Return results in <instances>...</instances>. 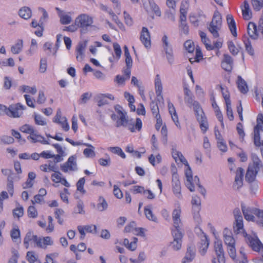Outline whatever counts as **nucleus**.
<instances>
[{
  "label": "nucleus",
  "mask_w": 263,
  "mask_h": 263,
  "mask_svg": "<svg viewBox=\"0 0 263 263\" xmlns=\"http://www.w3.org/2000/svg\"><path fill=\"white\" fill-rule=\"evenodd\" d=\"M61 170L64 173H68L77 170L76 157L74 156H70L66 162L61 165Z\"/></svg>",
  "instance_id": "obj_11"
},
{
  "label": "nucleus",
  "mask_w": 263,
  "mask_h": 263,
  "mask_svg": "<svg viewBox=\"0 0 263 263\" xmlns=\"http://www.w3.org/2000/svg\"><path fill=\"white\" fill-rule=\"evenodd\" d=\"M18 14L21 17L28 20L31 17L32 11L29 7H23L20 9Z\"/></svg>",
  "instance_id": "obj_37"
},
{
  "label": "nucleus",
  "mask_w": 263,
  "mask_h": 263,
  "mask_svg": "<svg viewBox=\"0 0 263 263\" xmlns=\"http://www.w3.org/2000/svg\"><path fill=\"white\" fill-rule=\"evenodd\" d=\"M80 246L82 247V243H79L78 246L71 245L70 246V250L74 253L77 259L81 258L82 250L79 248Z\"/></svg>",
  "instance_id": "obj_44"
},
{
  "label": "nucleus",
  "mask_w": 263,
  "mask_h": 263,
  "mask_svg": "<svg viewBox=\"0 0 263 263\" xmlns=\"http://www.w3.org/2000/svg\"><path fill=\"white\" fill-rule=\"evenodd\" d=\"M251 158L253 161L252 164L249 165V167H251L252 169L258 173L260 171L263 172V164L258 158V157L254 154L251 155Z\"/></svg>",
  "instance_id": "obj_22"
},
{
  "label": "nucleus",
  "mask_w": 263,
  "mask_h": 263,
  "mask_svg": "<svg viewBox=\"0 0 263 263\" xmlns=\"http://www.w3.org/2000/svg\"><path fill=\"white\" fill-rule=\"evenodd\" d=\"M13 215L14 217L20 218L24 215V208L20 205H18L13 210Z\"/></svg>",
  "instance_id": "obj_55"
},
{
  "label": "nucleus",
  "mask_w": 263,
  "mask_h": 263,
  "mask_svg": "<svg viewBox=\"0 0 263 263\" xmlns=\"http://www.w3.org/2000/svg\"><path fill=\"white\" fill-rule=\"evenodd\" d=\"M257 124L254 128V132H258L263 130V115L259 114L257 118Z\"/></svg>",
  "instance_id": "obj_51"
},
{
  "label": "nucleus",
  "mask_w": 263,
  "mask_h": 263,
  "mask_svg": "<svg viewBox=\"0 0 263 263\" xmlns=\"http://www.w3.org/2000/svg\"><path fill=\"white\" fill-rule=\"evenodd\" d=\"M35 123L38 125L44 126L47 124L46 119L40 115H34Z\"/></svg>",
  "instance_id": "obj_62"
},
{
  "label": "nucleus",
  "mask_w": 263,
  "mask_h": 263,
  "mask_svg": "<svg viewBox=\"0 0 263 263\" xmlns=\"http://www.w3.org/2000/svg\"><path fill=\"white\" fill-rule=\"evenodd\" d=\"M223 235V240L227 247L236 245L235 240L233 238L232 234L230 230L227 228L224 229Z\"/></svg>",
  "instance_id": "obj_26"
},
{
  "label": "nucleus",
  "mask_w": 263,
  "mask_h": 263,
  "mask_svg": "<svg viewBox=\"0 0 263 263\" xmlns=\"http://www.w3.org/2000/svg\"><path fill=\"white\" fill-rule=\"evenodd\" d=\"M196 255V249L193 245H189L187 247L184 257L182 258V263H189L193 260Z\"/></svg>",
  "instance_id": "obj_18"
},
{
  "label": "nucleus",
  "mask_w": 263,
  "mask_h": 263,
  "mask_svg": "<svg viewBox=\"0 0 263 263\" xmlns=\"http://www.w3.org/2000/svg\"><path fill=\"white\" fill-rule=\"evenodd\" d=\"M143 5L147 12L153 11L157 16H161V13L160 8L154 2H149L148 0L147 2H144Z\"/></svg>",
  "instance_id": "obj_20"
},
{
  "label": "nucleus",
  "mask_w": 263,
  "mask_h": 263,
  "mask_svg": "<svg viewBox=\"0 0 263 263\" xmlns=\"http://www.w3.org/2000/svg\"><path fill=\"white\" fill-rule=\"evenodd\" d=\"M70 194L67 189L64 188L60 193V196L61 200L66 203H68V195Z\"/></svg>",
  "instance_id": "obj_61"
},
{
  "label": "nucleus",
  "mask_w": 263,
  "mask_h": 263,
  "mask_svg": "<svg viewBox=\"0 0 263 263\" xmlns=\"http://www.w3.org/2000/svg\"><path fill=\"white\" fill-rule=\"evenodd\" d=\"M114 99V96L110 93H100L95 97L96 102L99 106L108 104L110 101H113Z\"/></svg>",
  "instance_id": "obj_13"
},
{
  "label": "nucleus",
  "mask_w": 263,
  "mask_h": 263,
  "mask_svg": "<svg viewBox=\"0 0 263 263\" xmlns=\"http://www.w3.org/2000/svg\"><path fill=\"white\" fill-rule=\"evenodd\" d=\"M83 145L87 146V148L83 150V154L84 156L88 158H93L96 156L95 152V148L92 145L88 143H83Z\"/></svg>",
  "instance_id": "obj_32"
},
{
  "label": "nucleus",
  "mask_w": 263,
  "mask_h": 263,
  "mask_svg": "<svg viewBox=\"0 0 263 263\" xmlns=\"http://www.w3.org/2000/svg\"><path fill=\"white\" fill-rule=\"evenodd\" d=\"M243 42L245 45V48L247 51L249 53V54L253 55L254 54V50L249 39L246 37H244Z\"/></svg>",
  "instance_id": "obj_60"
},
{
  "label": "nucleus",
  "mask_w": 263,
  "mask_h": 263,
  "mask_svg": "<svg viewBox=\"0 0 263 263\" xmlns=\"http://www.w3.org/2000/svg\"><path fill=\"white\" fill-rule=\"evenodd\" d=\"M108 150L112 153L120 156L122 158L124 159L126 157L125 154L120 147H109L108 148Z\"/></svg>",
  "instance_id": "obj_50"
},
{
  "label": "nucleus",
  "mask_w": 263,
  "mask_h": 263,
  "mask_svg": "<svg viewBox=\"0 0 263 263\" xmlns=\"http://www.w3.org/2000/svg\"><path fill=\"white\" fill-rule=\"evenodd\" d=\"M10 235L13 241L20 240V231L18 228H13L10 232Z\"/></svg>",
  "instance_id": "obj_56"
},
{
  "label": "nucleus",
  "mask_w": 263,
  "mask_h": 263,
  "mask_svg": "<svg viewBox=\"0 0 263 263\" xmlns=\"http://www.w3.org/2000/svg\"><path fill=\"white\" fill-rule=\"evenodd\" d=\"M164 50L165 52L167 59L170 64H172L174 61L173 50L170 45L168 46H164Z\"/></svg>",
  "instance_id": "obj_52"
},
{
  "label": "nucleus",
  "mask_w": 263,
  "mask_h": 263,
  "mask_svg": "<svg viewBox=\"0 0 263 263\" xmlns=\"http://www.w3.org/2000/svg\"><path fill=\"white\" fill-rule=\"evenodd\" d=\"M172 235L173 240L171 242V246L174 250L179 251L181 249L182 247L183 234L180 230L173 229L172 231Z\"/></svg>",
  "instance_id": "obj_5"
},
{
  "label": "nucleus",
  "mask_w": 263,
  "mask_h": 263,
  "mask_svg": "<svg viewBox=\"0 0 263 263\" xmlns=\"http://www.w3.org/2000/svg\"><path fill=\"white\" fill-rule=\"evenodd\" d=\"M253 213L257 217V222L263 226V211L259 209H255Z\"/></svg>",
  "instance_id": "obj_64"
},
{
  "label": "nucleus",
  "mask_w": 263,
  "mask_h": 263,
  "mask_svg": "<svg viewBox=\"0 0 263 263\" xmlns=\"http://www.w3.org/2000/svg\"><path fill=\"white\" fill-rule=\"evenodd\" d=\"M197 120L199 123L200 128L203 133H205L209 128L207 119L204 115L201 107H196L195 111Z\"/></svg>",
  "instance_id": "obj_7"
},
{
  "label": "nucleus",
  "mask_w": 263,
  "mask_h": 263,
  "mask_svg": "<svg viewBox=\"0 0 263 263\" xmlns=\"http://www.w3.org/2000/svg\"><path fill=\"white\" fill-rule=\"evenodd\" d=\"M242 211L245 217V218L248 221H252L254 219L253 212L255 209H251L249 208H246L244 205H241Z\"/></svg>",
  "instance_id": "obj_36"
},
{
  "label": "nucleus",
  "mask_w": 263,
  "mask_h": 263,
  "mask_svg": "<svg viewBox=\"0 0 263 263\" xmlns=\"http://www.w3.org/2000/svg\"><path fill=\"white\" fill-rule=\"evenodd\" d=\"M153 205L149 204L144 207L145 215L147 219L149 220L153 221H157L156 216L153 214L152 212Z\"/></svg>",
  "instance_id": "obj_39"
},
{
  "label": "nucleus",
  "mask_w": 263,
  "mask_h": 263,
  "mask_svg": "<svg viewBox=\"0 0 263 263\" xmlns=\"http://www.w3.org/2000/svg\"><path fill=\"white\" fill-rule=\"evenodd\" d=\"M97 209L99 211H103L108 207V204L106 200L102 196H100L98 199Z\"/></svg>",
  "instance_id": "obj_45"
},
{
  "label": "nucleus",
  "mask_w": 263,
  "mask_h": 263,
  "mask_svg": "<svg viewBox=\"0 0 263 263\" xmlns=\"http://www.w3.org/2000/svg\"><path fill=\"white\" fill-rule=\"evenodd\" d=\"M244 170L241 167L237 168L236 172L235 181L233 184V187L235 190H239L243 185V177Z\"/></svg>",
  "instance_id": "obj_19"
},
{
  "label": "nucleus",
  "mask_w": 263,
  "mask_h": 263,
  "mask_svg": "<svg viewBox=\"0 0 263 263\" xmlns=\"http://www.w3.org/2000/svg\"><path fill=\"white\" fill-rule=\"evenodd\" d=\"M124 55L125 57V63L126 67H132L133 65V60L130 55L128 47L126 46L124 47Z\"/></svg>",
  "instance_id": "obj_49"
},
{
  "label": "nucleus",
  "mask_w": 263,
  "mask_h": 263,
  "mask_svg": "<svg viewBox=\"0 0 263 263\" xmlns=\"http://www.w3.org/2000/svg\"><path fill=\"white\" fill-rule=\"evenodd\" d=\"M248 33L253 40H256L258 37L257 26L255 23L250 22L248 25Z\"/></svg>",
  "instance_id": "obj_30"
},
{
  "label": "nucleus",
  "mask_w": 263,
  "mask_h": 263,
  "mask_svg": "<svg viewBox=\"0 0 263 263\" xmlns=\"http://www.w3.org/2000/svg\"><path fill=\"white\" fill-rule=\"evenodd\" d=\"M27 215L29 218H35L38 216V212L34 205H30L27 209Z\"/></svg>",
  "instance_id": "obj_54"
},
{
  "label": "nucleus",
  "mask_w": 263,
  "mask_h": 263,
  "mask_svg": "<svg viewBox=\"0 0 263 263\" xmlns=\"http://www.w3.org/2000/svg\"><path fill=\"white\" fill-rule=\"evenodd\" d=\"M155 91L157 95V100L160 101H163V98L162 95V84L159 74H157L155 79Z\"/></svg>",
  "instance_id": "obj_21"
},
{
  "label": "nucleus",
  "mask_w": 263,
  "mask_h": 263,
  "mask_svg": "<svg viewBox=\"0 0 263 263\" xmlns=\"http://www.w3.org/2000/svg\"><path fill=\"white\" fill-rule=\"evenodd\" d=\"M54 214L58 223L61 225L63 224L64 221V211L61 209H56Z\"/></svg>",
  "instance_id": "obj_48"
},
{
  "label": "nucleus",
  "mask_w": 263,
  "mask_h": 263,
  "mask_svg": "<svg viewBox=\"0 0 263 263\" xmlns=\"http://www.w3.org/2000/svg\"><path fill=\"white\" fill-rule=\"evenodd\" d=\"M53 122L60 125L62 129L67 132L69 129V125L67 122V120L65 117H62L60 110L57 112L56 115L53 120Z\"/></svg>",
  "instance_id": "obj_14"
},
{
  "label": "nucleus",
  "mask_w": 263,
  "mask_h": 263,
  "mask_svg": "<svg viewBox=\"0 0 263 263\" xmlns=\"http://www.w3.org/2000/svg\"><path fill=\"white\" fill-rule=\"evenodd\" d=\"M212 263H226L225 254H216L212 260Z\"/></svg>",
  "instance_id": "obj_63"
},
{
  "label": "nucleus",
  "mask_w": 263,
  "mask_h": 263,
  "mask_svg": "<svg viewBox=\"0 0 263 263\" xmlns=\"http://www.w3.org/2000/svg\"><path fill=\"white\" fill-rule=\"evenodd\" d=\"M53 243L52 238L50 236L38 237L37 247L46 249L47 246H51Z\"/></svg>",
  "instance_id": "obj_28"
},
{
  "label": "nucleus",
  "mask_w": 263,
  "mask_h": 263,
  "mask_svg": "<svg viewBox=\"0 0 263 263\" xmlns=\"http://www.w3.org/2000/svg\"><path fill=\"white\" fill-rule=\"evenodd\" d=\"M199 34L201 39V41L204 44L207 50H212L214 49V46H213L210 43L211 41L208 37L206 36L205 33L202 31H200Z\"/></svg>",
  "instance_id": "obj_40"
},
{
  "label": "nucleus",
  "mask_w": 263,
  "mask_h": 263,
  "mask_svg": "<svg viewBox=\"0 0 263 263\" xmlns=\"http://www.w3.org/2000/svg\"><path fill=\"white\" fill-rule=\"evenodd\" d=\"M187 169L185 171V176L186 177V181L185 182L186 186L191 192H194L195 191L194 189V178L192 176V170L189 166V164H188V166Z\"/></svg>",
  "instance_id": "obj_24"
},
{
  "label": "nucleus",
  "mask_w": 263,
  "mask_h": 263,
  "mask_svg": "<svg viewBox=\"0 0 263 263\" xmlns=\"http://www.w3.org/2000/svg\"><path fill=\"white\" fill-rule=\"evenodd\" d=\"M257 173L252 169L251 167H248L246 175V180L249 182H253L255 179Z\"/></svg>",
  "instance_id": "obj_47"
},
{
  "label": "nucleus",
  "mask_w": 263,
  "mask_h": 263,
  "mask_svg": "<svg viewBox=\"0 0 263 263\" xmlns=\"http://www.w3.org/2000/svg\"><path fill=\"white\" fill-rule=\"evenodd\" d=\"M26 258L29 263H35L38 261V256L34 251H28Z\"/></svg>",
  "instance_id": "obj_53"
},
{
  "label": "nucleus",
  "mask_w": 263,
  "mask_h": 263,
  "mask_svg": "<svg viewBox=\"0 0 263 263\" xmlns=\"http://www.w3.org/2000/svg\"><path fill=\"white\" fill-rule=\"evenodd\" d=\"M184 99V102L189 106H193L194 111L196 110V107H201L199 103L194 100V97L192 91L190 90L187 85L183 86Z\"/></svg>",
  "instance_id": "obj_9"
},
{
  "label": "nucleus",
  "mask_w": 263,
  "mask_h": 263,
  "mask_svg": "<svg viewBox=\"0 0 263 263\" xmlns=\"http://www.w3.org/2000/svg\"><path fill=\"white\" fill-rule=\"evenodd\" d=\"M40 169L43 172H54L56 169V167L54 165L51 164H44L40 165Z\"/></svg>",
  "instance_id": "obj_57"
},
{
  "label": "nucleus",
  "mask_w": 263,
  "mask_h": 263,
  "mask_svg": "<svg viewBox=\"0 0 263 263\" xmlns=\"http://www.w3.org/2000/svg\"><path fill=\"white\" fill-rule=\"evenodd\" d=\"M23 47V42L22 40H18L16 43L11 48V51L13 54H18L22 50Z\"/></svg>",
  "instance_id": "obj_42"
},
{
  "label": "nucleus",
  "mask_w": 263,
  "mask_h": 263,
  "mask_svg": "<svg viewBox=\"0 0 263 263\" xmlns=\"http://www.w3.org/2000/svg\"><path fill=\"white\" fill-rule=\"evenodd\" d=\"M235 219V225L234 226V231L237 234H242L244 237L247 236V234L243 230V219L241 213L238 209L234 211Z\"/></svg>",
  "instance_id": "obj_8"
},
{
  "label": "nucleus",
  "mask_w": 263,
  "mask_h": 263,
  "mask_svg": "<svg viewBox=\"0 0 263 263\" xmlns=\"http://www.w3.org/2000/svg\"><path fill=\"white\" fill-rule=\"evenodd\" d=\"M82 27V14L79 15L75 20L74 24L65 27L63 29L64 31L69 32H74L79 28Z\"/></svg>",
  "instance_id": "obj_25"
},
{
  "label": "nucleus",
  "mask_w": 263,
  "mask_h": 263,
  "mask_svg": "<svg viewBox=\"0 0 263 263\" xmlns=\"http://www.w3.org/2000/svg\"><path fill=\"white\" fill-rule=\"evenodd\" d=\"M181 211L180 206L177 209H174L172 213V218L173 220L174 229L181 230L182 223L180 219Z\"/></svg>",
  "instance_id": "obj_17"
},
{
  "label": "nucleus",
  "mask_w": 263,
  "mask_h": 263,
  "mask_svg": "<svg viewBox=\"0 0 263 263\" xmlns=\"http://www.w3.org/2000/svg\"><path fill=\"white\" fill-rule=\"evenodd\" d=\"M242 16L245 20H249L252 17V12L250 6L247 1L244 2L243 6L242 8Z\"/></svg>",
  "instance_id": "obj_35"
},
{
  "label": "nucleus",
  "mask_w": 263,
  "mask_h": 263,
  "mask_svg": "<svg viewBox=\"0 0 263 263\" xmlns=\"http://www.w3.org/2000/svg\"><path fill=\"white\" fill-rule=\"evenodd\" d=\"M26 107L20 103L11 104L7 108L6 115L10 118H17L22 117Z\"/></svg>",
  "instance_id": "obj_4"
},
{
  "label": "nucleus",
  "mask_w": 263,
  "mask_h": 263,
  "mask_svg": "<svg viewBox=\"0 0 263 263\" xmlns=\"http://www.w3.org/2000/svg\"><path fill=\"white\" fill-rule=\"evenodd\" d=\"M38 237L31 232H28L24 239V245L26 249L30 246H36L37 247Z\"/></svg>",
  "instance_id": "obj_16"
},
{
  "label": "nucleus",
  "mask_w": 263,
  "mask_h": 263,
  "mask_svg": "<svg viewBox=\"0 0 263 263\" xmlns=\"http://www.w3.org/2000/svg\"><path fill=\"white\" fill-rule=\"evenodd\" d=\"M222 26V18L218 11L214 12L212 21L208 26V29L214 39L219 37V32Z\"/></svg>",
  "instance_id": "obj_3"
},
{
  "label": "nucleus",
  "mask_w": 263,
  "mask_h": 263,
  "mask_svg": "<svg viewBox=\"0 0 263 263\" xmlns=\"http://www.w3.org/2000/svg\"><path fill=\"white\" fill-rule=\"evenodd\" d=\"M237 86L239 91L242 93H246L248 91V87L246 81L240 76L237 78Z\"/></svg>",
  "instance_id": "obj_38"
},
{
  "label": "nucleus",
  "mask_w": 263,
  "mask_h": 263,
  "mask_svg": "<svg viewBox=\"0 0 263 263\" xmlns=\"http://www.w3.org/2000/svg\"><path fill=\"white\" fill-rule=\"evenodd\" d=\"M172 191L178 199H182L181 187L180 182L179 179L178 175L177 173H174L172 175Z\"/></svg>",
  "instance_id": "obj_12"
},
{
  "label": "nucleus",
  "mask_w": 263,
  "mask_h": 263,
  "mask_svg": "<svg viewBox=\"0 0 263 263\" xmlns=\"http://www.w3.org/2000/svg\"><path fill=\"white\" fill-rule=\"evenodd\" d=\"M168 110L170 115H171L172 119L174 122L175 123V125L178 127V128H180V124L178 120V117L176 111V109L173 104L171 102H168Z\"/></svg>",
  "instance_id": "obj_29"
},
{
  "label": "nucleus",
  "mask_w": 263,
  "mask_h": 263,
  "mask_svg": "<svg viewBox=\"0 0 263 263\" xmlns=\"http://www.w3.org/2000/svg\"><path fill=\"white\" fill-rule=\"evenodd\" d=\"M31 27L36 28L34 33L38 37H41L43 35V32L44 31L43 24V23H39L35 20H33L30 24Z\"/></svg>",
  "instance_id": "obj_31"
},
{
  "label": "nucleus",
  "mask_w": 263,
  "mask_h": 263,
  "mask_svg": "<svg viewBox=\"0 0 263 263\" xmlns=\"http://www.w3.org/2000/svg\"><path fill=\"white\" fill-rule=\"evenodd\" d=\"M58 16L60 18V22L61 24L67 25L71 23L72 18L70 12H65L60 10L59 8H56Z\"/></svg>",
  "instance_id": "obj_23"
},
{
  "label": "nucleus",
  "mask_w": 263,
  "mask_h": 263,
  "mask_svg": "<svg viewBox=\"0 0 263 263\" xmlns=\"http://www.w3.org/2000/svg\"><path fill=\"white\" fill-rule=\"evenodd\" d=\"M245 237L247 243L254 251L259 252L263 249V244L256 235L254 234L252 236L247 235V236Z\"/></svg>",
  "instance_id": "obj_10"
},
{
  "label": "nucleus",
  "mask_w": 263,
  "mask_h": 263,
  "mask_svg": "<svg viewBox=\"0 0 263 263\" xmlns=\"http://www.w3.org/2000/svg\"><path fill=\"white\" fill-rule=\"evenodd\" d=\"M20 130L29 135L27 139L31 143H40L43 144H49V142L45 138L39 134L38 132L32 126L27 124H24L20 127Z\"/></svg>",
  "instance_id": "obj_2"
},
{
  "label": "nucleus",
  "mask_w": 263,
  "mask_h": 263,
  "mask_svg": "<svg viewBox=\"0 0 263 263\" xmlns=\"http://www.w3.org/2000/svg\"><path fill=\"white\" fill-rule=\"evenodd\" d=\"M19 89L22 92H27L32 95H35L37 92V89L35 86L30 87L27 85H22L20 87Z\"/></svg>",
  "instance_id": "obj_43"
},
{
  "label": "nucleus",
  "mask_w": 263,
  "mask_h": 263,
  "mask_svg": "<svg viewBox=\"0 0 263 263\" xmlns=\"http://www.w3.org/2000/svg\"><path fill=\"white\" fill-rule=\"evenodd\" d=\"M54 172L51 175V180L53 182V185L54 187L63 185L66 187H70V183L68 182L66 178L59 171H54Z\"/></svg>",
  "instance_id": "obj_6"
},
{
  "label": "nucleus",
  "mask_w": 263,
  "mask_h": 263,
  "mask_svg": "<svg viewBox=\"0 0 263 263\" xmlns=\"http://www.w3.org/2000/svg\"><path fill=\"white\" fill-rule=\"evenodd\" d=\"M209 246V239L204 235L201 239L200 246L199 248V253L202 255H205Z\"/></svg>",
  "instance_id": "obj_33"
},
{
  "label": "nucleus",
  "mask_w": 263,
  "mask_h": 263,
  "mask_svg": "<svg viewBox=\"0 0 263 263\" xmlns=\"http://www.w3.org/2000/svg\"><path fill=\"white\" fill-rule=\"evenodd\" d=\"M224 58L221 63V66L223 69L227 71H231L233 66V59L231 56L225 54L223 55Z\"/></svg>",
  "instance_id": "obj_27"
},
{
  "label": "nucleus",
  "mask_w": 263,
  "mask_h": 263,
  "mask_svg": "<svg viewBox=\"0 0 263 263\" xmlns=\"http://www.w3.org/2000/svg\"><path fill=\"white\" fill-rule=\"evenodd\" d=\"M58 253H53L47 254L46 256V261L44 263H58L56 259Z\"/></svg>",
  "instance_id": "obj_59"
},
{
  "label": "nucleus",
  "mask_w": 263,
  "mask_h": 263,
  "mask_svg": "<svg viewBox=\"0 0 263 263\" xmlns=\"http://www.w3.org/2000/svg\"><path fill=\"white\" fill-rule=\"evenodd\" d=\"M140 40L145 48H149L151 47V41L150 33L146 27H142L140 33Z\"/></svg>",
  "instance_id": "obj_15"
},
{
  "label": "nucleus",
  "mask_w": 263,
  "mask_h": 263,
  "mask_svg": "<svg viewBox=\"0 0 263 263\" xmlns=\"http://www.w3.org/2000/svg\"><path fill=\"white\" fill-rule=\"evenodd\" d=\"M93 22L92 17L87 14H83V30L84 27L92 26Z\"/></svg>",
  "instance_id": "obj_58"
},
{
  "label": "nucleus",
  "mask_w": 263,
  "mask_h": 263,
  "mask_svg": "<svg viewBox=\"0 0 263 263\" xmlns=\"http://www.w3.org/2000/svg\"><path fill=\"white\" fill-rule=\"evenodd\" d=\"M115 109L119 115V120L117 121V127L121 126L126 127L132 132H134L135 130L138 131L141 130L142 127V121L139 118L136 119V124H134L132 120H128L127 119L126 113L122 111V108L120 106H117Z\"/></svg>",
  "instance_id": "obj_1"
},
{
  "label": "nucleus",
  "mask_w": 263,
  "mask_h": 263,
  "mask_svg": "<svg viewBox=\"0 0 263 263\" xmlns=\"http://www.w3.org/2000/svg\"><path fill=\"white\" fill-rule=\"evenodd\" d=\"M227 21L232 34L233 35V36H236V27L233 16L231 14L227 15Z\"/></svg>",
  "instance_id": "obj_34"
},
{
  "label": "nucleus",
  "mask_w": 263,
  "mask_h": 263,
  "mask_svg": "<svg viewBox=\"0 0 263 263\" xmlns=\"http://www.w3.org/2000/svg\"><path fill=\"white\" fill-rule=\"evenodd\" d=\"M151 111L153 116L158 120V123H161V117L159 114V108L157 104L154 102H152L150 104Z\"/></svg>",
  "instance_id": "obj_41"
},
{
  "label": "nucleus",
  "mask_w": 263,
  "mask_h": 263,
  "mask_svg": "<svg viewBox=\"0 0 263 263\" xmlns=\"http://www.w3.org/2000/svg\"><path fill=\"white\" fill-rule=\"evenodd\" d=\"M214 250L216 254H224L222 243L220 240L214 242Z\"/></svg>",
  "instance_id": "obj_46"
}]
</instances>
